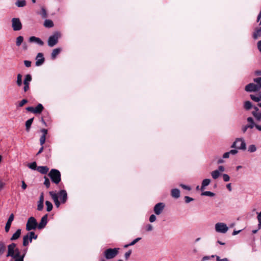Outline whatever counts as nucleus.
<instances>
[{
    "label": "nucleus",
    "mask_w": 261,
    "mask_h": 261,
    "mask_svg": "<svg viewBox=\"0 0 261 261\" xmlns=\"http://www.w3.org/2000/svg\"><path fill=\"white\" fill-rule=\"evenodd\" d=\"M231 147V148H236L242 150H245L246 149V143L242 138L236 139Z\"/></svg>",
    "instance_id": "obj_6"
},
{
    "label": "nucleus",
    "mask_w": 261,
    "mask_h": 261,
    "mask_svg": "<svg viewBox=\"0 0 261 261\" xmlns=\"http://www.w3.org/2000/svg\"><path fill=\"white\" fill-rule=\"evenodd\" d=\"M61 51V49L60 48H57L53 49L51 55V59L53 60L55 59L57 56L60 53Z\"/></svg>",
    "instance_id": "obj_19"
},
{
    "label": "nucleus",
    "mask_w": 261,
    "mask_h": 261,
    "mask_svg": "<svg viewBox=\"0 0 261 261\" xmlns=\"http://www.w3.org/2000/svg\"><path fill=\"white\" fill-rule=\"evenodd\" d=\"M180 186L181 187H182L184 189L187 190L188 191L191 190V188L188 186L185 185L181 184L180 185Z\"/></svg>",
    "instance_id": "obj_56"
},
{
    "label": "nucleus",
    "mask_w": 261,
    "mask_h": 261,
    "mask_svg": "<svg viewBox=\"0 0 261 261\" xmlns=\"http://www.w3.org/2000/svg\"><path fill=\"white\" fill-rule=\"evenodd\" d=\"M250 97L252 100L255 102H259L261 101V92L259 93L258 96H256L253 94H251L250 95Z\"/></svg>",
    "instance_id": "obj_25"
},
{
    "label": "nucleus",
    "mask_w": 261,
    "mask_h": 261,
    "mask_svg": "<svg viewBox=\"0 0 261 261\" xmlns=\"http://www.w3.org/2000/svg\"><path fill=\"white\" fill-rule=\"evenodd\" d=\"M165 206V204L162 202H160L155 204L153 208L154 213L157 215H160L162 213Z\"/></svg>",
    "instance_id": "obj_11"
},
{
    "label": "nucleus",
    "mask_w": 261,
    "mask_h": 261,
    "mask_svg": "<svg viewBox=\"0 0 261 261\" xmlns=\"http://www.w3.org/2000/svg\"><path fill=\"white\" fill-rule=\"evenodd\" d=\"M29 41L30 42H36L39 45L42 46L44 45V42L42 40H41L39 38L36 37L35 36H32L29 38Z\"/></svg>",
    "instance_id": "obj_17"
},
{
    "label": "nucleus",
    "mask_w": 261,
    "mask_h": 261,
    "mask_svg": "<svg viewBox=\"0 0 261 261\" xmlns=\"http://www.w3.org/2000/svg\"><path fill=\"white\" fill-rule=\"evenodd\" d=\"M45 139L46 137L44 136V135H42L40 138V143L41 146H42L44 144L45 142Z\"/></svg>",
    "instance_id": "obj_45"
},
{
    "label": "nucleus",
    "mask_w": 261,
    "mask_h": 261,
    "mask_svg": "<svg viewBox=\"0 0 261 261\" xmlns=\"http://www.w3.org/2000/svg\"><path fill=\"white\" fill-rule=\"evenodd\" d=\"M211 182V180L210 179H204L203 180L201 185V190L203 189L204 187L208 186Z\"/></svg>",
    "instance_id": "obj_34"
},
{
    "label": "nucleus",
    "mask_w": 261,
    "mask_h": 261,
    "mask_svg": "<svg viewBox=\"0 0 261 261\" xmlns=\"http://www.w3.org/2000/svg\"><path fill=\"white\" fill-rule=\"evenodd\" d=\"M49 194L57 207L60 206L61 203H65L67 200V194L65 190H61L58 193L50 191Z\"/></svg>",
    "instance_id": "obj_2"
},
{
    "label": "nucleus",
    "mask_w": 261,
    "mask_h": 261,
    "mask_svg": "<svg viewBox=\"0 0 261 261\" xmlns=\"http://www.w3.org/2000/svg\"><path fill=\"white\" fill-rule=\"evenodd\" d=\"M141 239V238H137L134 240H133L131 243L128 244V245L133 246L135 245L136 243H137L139 241H140Z\"/></svg>",
    "instance_id": "obj_51"
},
{
    "label": "nucleus",
    "mask_w": 261,
    "mask_h": 261,
    "mask_svg": "<svg viewBox=\"0 0 261 261\" xmlns=\"http://www.w3.org/2000/svg\"><path fill=\"white\" fill-rule=\"evenodd\" d=\"M29 239H30L29 237L27 234L23 237L22 244L23 246H27L29 245Z\"/></svg>",
    "instance_id": "obj_36"
},
{
    "label": "nucleus",
    "mask_w": 261,
    "mask_h": 261,
    "mask_svg": "<svg viewBox=\"0 0 261 261\" xmlns=\"http://www.w3.org/2000/svg\"><path fill=\"white\" fill-rule=\"evenodd\" d=\"M44 26L48 28H52L54 26V23L50 19H46L44 22Z\"/></svg>",
    "instance_id": "obj_26"
},
{
    "label": "nucleus",
    "mask_w": 261,
    "mask_h": 261,
    "mask_svg": "<svg viewBox=\"0 0 261 261\" xmlns=\"http://www.w3.org/2000/svg\"><path fill=\"white\" fill-rule=\"evenodd\" d=\"M40 15L43 18H46V17H47V14L46 11L44 7L41 8V10L40 12Z\"/></svg>",
    "instance_id": "obj_32"
},
{
    "label": "nucleus",
    "mask_w": 261,
    "mask_h": 261,
    "mask_svg": "<svg viewBox=\"0 0 261 261\" xmlns=\"http://www.w3.org/2000/svg\"><path fill=\"white\" fill-rule=\"evenodd\" d=\"M259 37H261V27L258 28H256L255 32H254L253 34V38L254 39H257Z\"/></svg>",
    "instance_id": "obj_23"
},
{
    "label": "nucleus",
    "mask_w": 261,
    "mask_h": 261,
    "mask_svg": "<svg viewBox=\"0 0 261 261\" xmlns=\"http://www.w3.org/2000/svg\"><path fill=\"white\" fill-rule=\"evenodd\" d=\"M155 220H156V216L152 214L150 216L149 221L150 222H153L155 221Z\"/></svg>",
    "instance_id": "obj_53"
},
{
    "label": "nucleus",
    "mask_w": 261,
    "mask_h": 261,
    "mask_svg": "<svg viewBox=\"0 0 261 261\" xmlns=\"http://www.w3.org/2000/svg\"><path fill=\"white\" fill-rule=\"evenodd\" d=\"M22 185H21V188L22 189L24 190L27 189V184H25V182H24V181H22Z\"/></svg>",
    "instance_id": "obj_57"
},
{
    "label": "nucleus",
    "mask_w": 261,
    "mask_h": 261,
    "mask_svg": "<svg viewBox=\"0 0 261 261\" xmlns=\"http://www.w3.org/2000/svg\"><path fill=\"white\" fill-rule=\"evenodd\" d=\"M215 229L217 232L226 233L228 228L226 225L223 223H218L215 225Z\"/></svg>",
    "instance_id": "obj_10"
},
{
    "label": "nucleus",
    "mask_w": 261,
    "mask_h": 261,
    "mask_svg": "<svg viewBox=\"0 0 261 261\" xmlns=\"http://www.w3.org/2000/svg\"><path fill=\"white\" fill-rule=\"evenodd\" d=\"M145 229L146 231H150L153 229V227L152 225L148 224L147 225H146Z\"/></svg>",
    "instance_id": "obj_49"
},
{
    "label": "nucleus",
    "mask_w": 261,
    "mask_h": 261,
    "mask_svg": "<svg viewBox=\"0 0 261 261\" xmlns=\"http://www.w3.org/2000/svg\"><path fill=\"white\" fill-rule=\"evenodd\" d=\"M47 214H45L41 218L40 222L38 224V228L39 229H42L45 227L47 223Z\"/></svg>",
    "instance_id": "obj_12"
},
{
    "label": "nucleus",
    "mask_w": 261,
    "mask_h": 261,
    "mask_svg": "<svg viewBox=\"0 0 261 261\" xmlns=\"http://www.w3.org/2000/svg\"><path fill=\"white\" fill-rule=\"evenodd\" d=\"M44 185L47 188H49L50 186L49 179L46 176L44 177Z\"/></svg>",
    "instance_id": "obj_41"
},
{
    "label": "nucleus",
    "mask_w": 261,
    "mask_h": 261,
    "mask_svg": "<svg viewBox=\"0 0 261 261\" xmlns=\"http://www.w3.org/2000/svg\"><path fill=\"white\" fill-rule=\"evenodd\" d=\"M27 236H29V238L30 239V243L32 242V239H36L37 238V235H36L34 232L31 231L27 233Z\"/></svg>",
    "instance_id": "obj_29"
},
{
    "label": "nucleus",
    "mask_w": 261,
    "mask_h": 261,
    "mask_svg": "<svg viewBox=\"0 0 261 261\" xmlns=\"http://www.w3.org/2000/svg\"><path fill=\"white\" fill-rule=\"evenodd\" d=\"M6 250V246L3 241H0V255H2Z\"/></svg>",
    "instance_id": "obj_24"
},
{
    "label": "nucleus",
    "mask_w": 261,
    "mask_h": 261,
    "mask_svg": "<svg viewBox=\"0 0 261 261\" xmlns=\"http://www.w3.org/2000/svg\"><path fill=\"white\" fill-rule=\"evenodd\" d=\"M37 170L41 174H45L48 172L49 168L47 166H38Z\"/></svg>",
    "instance_id": "obj_18"
},
{
    "label": "nucleus",
    "mask_w": 261,
    "mask_h": 261,
    "mask_svg": "<svg viewBox=\"0 0 261 261\" xmlns=\"http://www.w3.org/2000/svg\"><path fill=\"white\" fill-rule=\"evenodd\" d=\"M15 4L18 7H22L26 5V2L25 0H18Z\"/></svg>",
    "instance_id": "obj_27"
},
{
    "label": "nucleus",
    "mask_w": 261,
    "mask_h": 261,
    "mask_svg": "<svg viewBox=\"0 0 261 261\" xmlns=\"http://www.w3.org/2000/svg\"><path fill=\"white\" fill-rule=\"evenodd\" d=\"M31 62L28 60H25L24 61V64L25 66L27 67H30L31 66Z\"/></svg>",
    "instance_id": "obj_54"
},
{
    "label": "nucleus",
    "mask_w": 261,
    "mask_h": 261,
    "mask_svg": "<svg viewBox=\"0 0 261 261\" xmlns=\"http://www.w3.org/2000/svg\"><path fill=\"white\" fill-rule=\"evenodd\" d=\"M28 102V100L26 99H23L22 100H21L19 103V107H23L25 104L27 103Z\"/></svg>",
    "instance_id": "obj_46"
},
{
    "label": "nucleus",
    "mask_w": 261,
    "mask_h": 261,
    "mask_svg": "<svg viewBox=\"0 0 261 261\" xmlns=\"http://www.w3.org/2000/svg\"><path fill=\"white\" fill-rule=\"evenodd\" d=\"M254 74L256 76L261 75V70H256L254 71Z\"/></svg>",
    "instance_id": "obj_61"
},
{
    "label": "nucleus",
    "mask_w": 261,
    "mask_h": 261,
    "mask_svg": "<svg viewBox=\"0 0 261 261\" xmlns=\"http://www.w3.org/2000/svg\"><path fill=\"white\" fill-rule=\"evenodd\" d=\"M39 202H42L43 203L44 202V194H43V193H41L40 195V197H39Z\"/></svg>",
    "instance_id": "obj_55"
},
{
    "label": "nucleus",
    "mask_w": 261,
    "mask_h": 261,
    "mask_svg": "<svg viewBox=\"0 0 261 261\" xmlns=\"http://www.w3.org/2000/svg\"><path fill=\"white\" fill-rule=\"evenodd\" d=\"M27 249H24L21 254L19 248L17 247L16 244L12 243L8 246L7 257H11L14 259L13 261H23Z\"/></svg>",
    "instance_id": "obj_1"
},
{
    "label": "nucleus",
    "mask_w": 261,
    "mask_h": 261,
    "mask_svg": "<svg viewBox=\"0 0 261 261\" xmlns=\"http://www.w3.org/2000/svg\"><path fill=\"white\" fill-rule=\"evenodd\" d=\"M105 257L107 259H111L114 257V249H109L105 251Z\"/></svg>",
    "instance_id": "obj_16"
},
{
    "label": "nucleus",
    "mask_w": 261,
    "mask_h": 261,
    "mask_svg": "<svg viewBox=\"0 0 261 261\" xmlns=\"http://www.w3.org/2000/svg\"><path fill=\"white\" fill-rule=\"evenodd\" d=\"M229 152H230V154H235L238 152V150L236 149H232L229 151Z\"/></svg>",
    "instance_id": "obj_62"
},
{
    "label": "nucleus",
    "mask_w": 261,
    "mask_h": 261,
    "mask_svg": "<svg viewBox=\"0 0 261 261\" xmlns=\"http://www.w3.org/2000/svg\"><path fill=\"white\" fill-rule=\"evenodd\" d=\"M171 196L175 198H178L180 197V191L177 189H173L171 190Z\"/></svg>",
    "instance_id": "obj_20"
},
{
    "label": "nucleus",
    "mask_w": 261,
    "mask_h": 261,
    "mask_svg": "<svg viewBox=\"0 0 261 261\" xmlns=\"http://www.w3.org/2000/svg\"><path fill=\"white\" fill-rule=\"evenodd\" d=\"M32 78L31 74H27L25 76V79L24 80L23 83H30V82L32 81Z\"/></svg>",
    "instance_id": "obj_39"
},
{
    "label": "nucleus",
    "mask_w": 261,
    "mask_h": 261,
    "mask_svg": "<svg viewBox=\"0 0 261 261\" xmlns=\"http://www.w3.org/2000/svg\"><path fill=\"white\" fill-rule=\"evenodd\" d=\"M38 228V223L36 219L33 217H30L26 224V230L30 231L31 230H35Z\"/></svg>",
    "instance_id": "obj_5"
},
{
    "label": "nucleus",
    "mask_w": 261,
    "mask_h": 261,
    "mask_svg": "<svg viewBox=\"0 0 261 261\" xmlns=\"http://www.w3.org/2000/svg\"><path fill=\"white\" fill-rule=\"evenodd\" d=\"M44 110V107L41 103H39L37 106L34 108L33 107H29L26 108V110L28 112L34 113V114H40Z\"/></svg>",
    "instance_id": "obj_8"
},
{
    "label": "nucleus",
    "mask_w": 261,
    "mask_h": 261,
    "mask_svg": "<svg viewBox=\"0 0 261 261\" xmlns=\"http://www.w3.org/2000/svg\"><path fill=\"white\" fill-rule=\"evenodd\" d=\"M23 36H19L16 38V45L17 46H19L23 41Z\"/></svg>",
    "instance_id": "obj_28"
},
{
    "label": "nucleus",
    "mask_w": 261,
    "mask_h": 261,
    "mask_svg": "<svg viewBox=\"0 0 261 261\" xmlns=\"http://www.w3.org/2000/svg\"><path fill=\"white\" fill-rule=\"evenodd\" d=\"M60 37V34L59 32L55 33L53 35L49 37L47 43L50 47H53L58 42V40Z\"/></svg>",
    "instance_id": "obj_7"
},
{
    "label": "nucleus",
    "mask_w": 261,
    "mask_h": 261,
    "mask_svg": "<svg viewBox=\"0 0 261 261\" xmlns=\"http://www.w3.org/2000/svg\"><path fill=\"white\" fill-rule=\"evenodd\" d=\"M28 167L29 168L34 170H37V169L38 168L37 164L35 162H34L31 164H28Z\"/></svg>",
    "instance_id": "obj_38"
},
{
    "label": "nucleus",
    "mask_w": 261,
    "mask_h": 261,
    "mask_svg": "<svg viewBox=\"0 0 261 261\" xmlns=\"http://www.w3.org/2000/svg\"><path fill=\"white\" fill-rule=\"evenodd\" d=\"M257 48L259 51L261 52V40L259 41L257 43Z\"/></svg>",
    "instance_id": "obj_63"
},
{
    "label": "nucleus",
    "mask_w": 261,
    "mask_h": 261,
    "mask_svg": "<svg viewBox=\"0 0 261 261\" xmlns=\"http://www.w3.org/2000/svg\"><path fill=\"white\" fill-rule=\"evenodd\" d=\"M257 218V220L258 221V229H261V212L258 214Z\"/></svg>",
    "instance_id": "obj_44"
},
{
    "label": "nucleus",
    "mask_w": 261,
    "mask_h": 261,
    "mask_svg": "<svg viewBox=\"0 0 261 261\" xmlns=\"http://www.w3.org/2000/svg\"><path fill=\"white\" fill-rule=\"evenodd\" d=\"M216 260H217V261H228V260L226 258H223V259H221L220 258V257H219V256H217Z\"/></svg>",
    "instance_id": "obj_58"
},
{
    "label": "nucleus",
    "mask_w": 261,
    "mask_h": 261,
    "mask_svg": "<svg viewBox=\"0 0 261 261\" xmlns=\"http://www.w3.org/2000/svg\"><path fill=\"white\" fill-rule=\"evenodd\" d=\"M230 152H227L224 153L223 155V158H228L229 156Z\"/></svg>",
    "instance_id": "obj_59"
},
{
    "label": "nucleus",
    "mask_w": 261,
    "mask_h": 261,
    "mask_svg": "<svg viewBox=\"0 0 261 261\" xmlns=\"http://www.w3.org/2000/svg\"><path fill=\"white\" fill-rule=\"evenodd\" d=\"M223 178L224 181H228L230 179V177L228 175L226 174H223Z\"/></svg>",
    "instance_id": "obj_52"
},
{
    "label": "nucleus",
    "mask_w": 261,
    "mask_h": 261,
    "mask_svg": "<svg viewBox=\"0 0 261 261\" xmlns=\"http://www.w3.org/2000/svg\"><path fill=\"white\" fill-rule=\"evenodd\" d=\"M36 60V66H39L43 64L45 61L44 58L43 57V54L41 53H38L37 55Z\"/></svg>",
    "instance_id": "obj_14"
},
{
    "label": "nucleus",
    "mask_w": 261,
    "mask_h": 261,
    "mask_svg": "<svg viewBox=\"0 0 261 261\" xmlns=\"http://www.w3.org/2000/svg\"><path fill=\"white\" fill-rule=\"evenodd\" d=\"M132 253V250H129L127 252H126L124 254V257L126 260H127L129 257L130 254Z\"/></svg>",
    "instance_id": "obj_50"
},
{
    "label": "nucleus",
    "mask_w": 261,
    "mask_h": 261,
    "mask_svg": "<svg viewBox=\"0 0 261 261\" xmlns=\"http://www.w3.org/2000/svg\"><path fill=\"white\" fill-rule=\"evenodd\" d=\"M41 132L43 133L42 135H44V136L46 137V135L47 133V130L45 128H43L41 130Z\"/></svg>",
    "instance_id": "obj_60"
},
{
    "label": "nucleus",
    "mask_w": 261,
    "mask_h": 261,
    "mask_svg": "<svg viewBox=\"0 0 261 261\" xmlns=\"http://www.w3.org/2000/svg\"><path fill=\"white\" fill-rule=\"evenodd\" d=\"M14 216L13 214H11L10 215V216H9L8 220L6 223V226H5L6 232H9L10 227H11V223L14 220Z\"/></svg>",
    "instance_id": "obj_15"
},
{
    "label": "nucleus",
    "mask_w": 261,
    "mask_h": 261,
    "mask_svg": "<svg viewBox=\"0 0 261 261\" xmlns=\"http://www.w3.org/2000/svg\"><path fill=\"white\" fill-rule=\"evenodd\" d=\"M252 107V103H251V102L250 101H246L244 102V108L246 110H250Z\"/></svg>",
    "instance_id": "obj_31"
},
{
    "label": "nucleus",
    "mask_w": 261,
    "mask_h": 261,
    "mask_svg": "<svg viewBox=\"0 0 261 261\" xmlns=\"http://www.w3.org/2000/svg\"><path fill=\"white\" fill-rule=\"evenodd\" d=\"M256 150V146L254 145H251L248 147V151L250 152H253Z\"/></svg>",
    "instance_id": "obj_42"
},
{
    "label": "nucleus",
    "mask_w": 261,
    "mask_h": 261,
    "mask_svg": "<svg viewBox=\"0 0 261 261\" xmlns=\"http://www.w3.org/2000/svg\"><path fill=\"white\" fill-rule=\"evenodd\" d=\"M254 126L258 130L261 131V125L255 124L254 123Z\"/></svg>",
    "instance_id": "obj_64"
},
{
    "label": "nucleus",
    "mask_w": 261,
    "mask_h": 261,
    "mask_svg": "<svg viewBox=\"0 0 261 261\" xmlns=\"http://www.w3.org/2000/svg\"><path fill=\"white\" fill-rule=\"evenodd\" d=\"M211 175H212V177L214 179H216L219 177V176L220 175V173L218 170H216L213 171L211 173Z\"/></svg>",
    "instance_id": "obj_33"
},
{
    "label": "nucleus",
    "mask_w": 261,
    "mask_h": 261,
    "mask_svg": "<svg viewBox=\"0 0 261 261\" xmlns=\"http://www.w3.org/2000/svg\"><path fill=\"white\" fill-rule=\"evenodd\" d=\"M51 181L56 184H58L61 180L60 171L55 169H51L48 174Z\"/></svg>",
    "instance_id": "obj_4"
},
{
    "label": "nucleus",
    "mask_w": 261,
    "mask_h": 261,
    "mask_svg": "<svg viewBox=\"0 0 261 261\" xmlns=\"http://www.w3.org/2000/svg\"><path fill=\"white\" fill-rule=\"evenodd\" d=\"M261 78H255L253 81L256 83H250L247 85L245 87V90L247 92H257L261 89Z\"/></svg>",
    "instance_id": "obj_3"
},
{
    "label": "nucleus",
    "mask_w": 261,
    "mask_h": 261,
    "mask_svg": "<svg viewBox=\"0 0 261 261\" xmlns=\"http://www.w3.org/2000/svg\"><path fill=\"white\" fill-rule=\"evenodd\" d=\"M21 234V229H18L16 230V231L13 234L12 237L11 238V241H14L18 239Z\"/></svg>",
    "instance_id": "obj_21"
},
{
    "label": "nucleus",
    "mask_w": 261,
    "mask_h": 261,
    "mask_svg": "<svg viewBox=\"0 0 261 261\" xmlns=\"http://www.w3.org/2000/svg\"><path fill=\"white\" fill-rule=\"evenodd\" d=\"M45 204L46 205V211L47 212H50L53 207L52 203L49 201H46Z\"/></svg>",
    "instance_id": "obj_35"
},
{
    "label": "nucleus",
    "mask_w": 261,
    "mask_h": 261,
    "mask_svg": "<svg viewBox=\"0 0 261 261\" xmlns=\"http://www.w3.org/2000/svg\"><path fill=\"white\" fill-rule=\"evenodd\" d=\"M185 202L188 203L194 200V199L188 196L185 197Z\"/></svg>",
    "instance_id": "obj_47"
},
{
    "label": "nucleus",
    "mask_w": 261,
    "mask_h": 261,
    "mask_svg": "<svg viewBox=\"0 0 261 261\" xmlns=\"http://www.w3.org/2000/svg\"><path fill=\"white\" fill-rule=\"evenodd\" d=\"M43 208V203L38 202L37 205V210L39 211H41Z\"/></svg>",
    "instance_id": "obj_48"
},
{
    "label": "nucleus",
    "mask_w": 261,
    "mask_h": 261,
    "mask_svg": "<svg viewBox=\"0 0 261 261\" xmlns=\"http://www.w3.org/2000/svg\"><path fill=\"white\" fill-rule=\"evenodd\" d=\"M16 83L18 86H21V85H22V75L21 74H17Z\"/></svg>",
    "instance_id": "obj_37"
},
{
    "label": "nucleus",
    "mask_w": 261,
    "mask_h": 261,
    "mask_svg": "<svg viewBox=\"0 0 261 261\" xmlns=\"http://www.w3.org/2000/svg\"><path fill=\"white\" fill-rule=\"evenodd\" d=\"M12 27L14 31H18L21 30L22 28V23L18 18H13L12 19Z\"/></svg>",
    "instance_id": "obj_9"
},
{
    "label": "nucleus",
    "mask_w": 261,
    "mask_h": 261,
    "mask_svg": "<svg viewBox=\"0 0 261 261\" xmlns=\"http://www.w3.org/2000/svg\"><path fill=\"white\" fill-rule=\"evenodd\" d=\"M34 119V117L30 118L25 122V129L28 132H29L30 130V128L33 122Z\"/></svg>",
    "instance_id": "obj_22"
},
{
    "label": "nucleus",
    "mask_w": 261,
    "mask_h": 261,
    "mask_svg": "<svg viewBox=\"0 0 261 261\" xmlns=\"http://www.w3.org/2000/svg\"><path fill=\"white\" fill-rule=\"evenodd\" d=\"M201 195L207 196H214L215 194L210 191H205L201 193Z\"/></svg>",
    "instance_id": "obj_40"
},
{
    "label": "nucleus",
    "mask_w": 261,
    "mask_h": 261,
    "mask_svg": "<svg viewBox=\"0 0 261 261\" xmlns=\"http://www.w3.org/2000/svg\"><path fill=\"white\" fill-rule=\"evenodd\" d=\"M23 91L24 92H27L30 89V83H23Z\"/></svg>",
    "instance_id": "obj_43"
},
{
    "label": "nucleus",
    "mask_w": 261,
    "mask_h": 261,
    "mask_svg": "<svg viewBox=\"0 0 261 261\" xmlns=\"http://www.w3.org/2000/svg\"><path fill=\"white\" fill-rule=\"evenodd\" d=\"M247 121L248 122H251V124H248L242 127V130L243 133H245L248 128H253L254 126V122L252 117H248L247 118Z\"/></svg>",
    "instance_id": "obj_13"
},
{
    "label": "nucleus",
    "mask_w": 261,
    "mask_h": 261,
    "mask_svg": "<svg viewBox=\"0 0 261 261\" xmlns=\"http://www.w3.org/2000/svg\"><path fill=\"white\" fill-rule=\"evenodd\" d=\"M252 114L257 120L260 121L261 120V112H252Z\"/></svg>",
    "instance_id": "obj_30"
}]
</instances>
